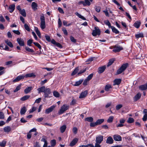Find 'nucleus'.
Here are the masks:
<instances>
[{"label": "nucleus", "mask_w": 147, "mask_h": 147, "mask_svg": "<svg viewBox=\"0 0 147 147\" xmlns=\"http://www.w3.org/2000/svg\"><path fill=\"white\" fill-rule=\"evenodd\" d=\"M37 90L39 94L41 92H44V96L45 98L50 97L49 95L51 93V90L50 88H45V86H42L38 88Z\"/></svg>", "instance_id": "nucleus-1"}, {"label": "nucleus", "mask_w": 147, "mask_h": 147, "mask_svg": "<svg viewBox=\"0 0 147 147\" xmlns=\"http://www.w3.org/2000/svg\"><path fill=\"white\" fill-rule=\"evenodd\" d=\"M128 64L126 63L123 64L121 67L117 70V74H121L124 71L128 66Z\"/></svg>", "instance_id": "nucleus-2"}, {"label": "nucleus", "mask_w": 147, "mask_h": 147, "mask_svg": "<svg viewBox=\"0 0 147 147\" xmlns=\"http://www.w3.org/2000/svg\"><path fill=\"white\" fill-rule=\"evenodd\" d=\"M40 20L41 22L40 27L42 29H44L45 28L46 26L45 17L44 15L43 14L40 16Z\"/></svg>", "instance_id": "nucleus-3"}, {"label": "nucleus", "mask_w": 147, "mask_h": 147, "mask_svg": "<svg viewBox=\"0 0 147 147\" xmlns=\"http://www.w3.org/2000/svg\"><path fill=\"white\" fill-rule=\"evenodd\" d=\"M101 31L99 28L97 27H95L94 29L92 30V34L93 36H96L97 35L100 36V34Z\"/></svg>", "instance_id": "nucleus-4"}, {"label": "nucleus", "mask_w": 147, "mask_h": 147, "mask_svg": "<svg viewBox=\"0 0 147 147\" xmlns=\"http://www.w3.org/2000/svg\"><path fill=\"white\" fill-rule=\"evenodd\" d=\"M69 106L67 105H63L59 111L58 112V114L59 115L63 113L65 111L67 110L69 108Z\"/></svg>", "instance_id": "nucleus-5"}, {"label": "nucleus", "mask_w": 147, "mask_h": 147, "mask_svg": "<svg viewBox=\"0 0 147 147\" xmlns=\"http://www.w3.org/2000/svg\"><path fill=\"white\" fill-rule=\"evenodd\" d=\"M123 48L121 46L115 45L113 47V51L116 53L119 52L120 51L123 50Z\"/></svg>", "instance_id": "nucleus-6"}, {"label": "nucleus", "mask_w": 147, "mask_h": 147, "mask_svg": "<svg viewBox=\"0 0 147 147\" xmlns=\"http://www.w3.org/2000/svg\"><path fill=\"white\" fill-rule=\"evenodd\" d=\"M24 78V75H21L17 76L15 79H14L13 81L14 82H18Z\"/></svg>", "instance_id": "nucleus-7"}, {"label": "nucleus", "mask_w": 147, "mask_h": 147, "mask_svg": "<svg viewBox=\"0 0 147 147\" xmlns=\"http://www.w3.org/2000/svg\"><path fill=\"white\" fill-rule=\"evenodd\" d=\"M103 137L102 136L99 135L96 138V142L99 143H101L103 141Z\"/></svg>", "instance_id": "nucleus-8"}, {"label": "nucleus", "mask_w": 147, "mask_h": 147, "mask_svg": "<svg viewBox=\"0 0 147 147\" xmlns=\"http://www.w3.org/2000/svg\"><path fill=\"white\" fill-rule=\"evenodd\" d=\"M56 106L55 105H52L50 108L46 109L45 111V113L46 114H49L55 108Z\"/></svg>", "instance_id": "nucleus-9"}, {"label": "nucleus", "mask_w": 147, "mask_h": 147, "mask_svg": "<svg viewBox=\"0 0 147 147\" xmlns=\"http://www.w3.org/2000/svg\"><path fill=\"white\" fill-rule=\"evenodd\" d=\"M17 41L21 46H23L24 45V42L23 39L18 38L17 39Z\"/></svg>", "instance_id": "nucleus-10"}, {"label": "nucleus", "mask_w": 147, "mask_h": 147, "mask_svg": "<svg viewBox=\"0 0 147 147\" xmlns=\"http://www.w3.org/2000/svg\"><path fill=\"white\" fill-rule=\"evenodd\" d=\"M113 138L115 140L117 141H120L122 140L121 137L118 135H115L113 136Z\"/></svg>", "instance_id": "nucleus-11"}, {"label": "nucleus", "mask_w": 147, "mask_h": 147, "mask_svg": "<svg viewBox=\"0 0 147 147\" xmlns=\"http://www.w3.org/2000/svg\"><path fill=\"white\" fill-rule=\"evenodd\" d=\"M106 67V66L105 65L99 67L98 69V72L99 74L102 73L105 70Z\"/></svg>", "instance_id": "nucleus-12"}, {"label": "nucleus", "mask_w": 147, "mask_h": 147, "mask_svg": "<svg viewBox=\"0 0 147 147\" xmlns=\"http://www.w3.org/2000/svg\"><path fill=\"white\" fill-rule=\"evenodd\" d=\"M113 142V140L111 136L109 137L106 141V142L107 144H112Z\"/></svg>", "instance_id": "nucleus-13"}, {"label": "nucleus", "mask_w": 147, "mask_h": 147, "mask_svg": "<svg viewBox=\"0 0 147 147\" xmlns=\"http://www.w3.org/2000/svg\"><path fill=\"white\" fill-rule=\"evenodd\" d=\"M66 128L67 126L66 125H63L61 126L59 128L60 132L62 133H64L65 131Z\"/></svg>", "instance_id": "nucleus-14"}, {"label": "nucleus", "mask_w": 147, "mask_h": 147, "mask_svg": "<svg viewBox=\"0 0 147 147\" xmlns=\"http://www.w3.org/2000/svg\"><path fill=\"white\" fill-rule=\"evenodd\" d=\"M139 89L141 90H144L147 89V83L143 85L140 86L139 87Z\"/></svg>", "instance_id": "nucleus-15"}, {"label": "nucleus", "mask_w": 147, "mask_h": 147, "mask_svg": "<svg viewBox=\"0 0 147 147\" xmlns=\"http://www.w3.org/2000/svg\"><path fill=\"white\" fill-rule=\"evenodd\" d=\"M143 112L144 115L143 118V120L144 121H145L147 119V110L146 109H144L143 111Z\"/></svg>", "instance_id": "nucleus-16"}, {"label": "nucleus", "mask_w": 147, "mask_h": 147, "mask_svg": "<svg viewBox=\"0 0 147 147\" xmlns=\"http://www.w3.org/2000/svg\"><path fill=\"white\" fill-rule=\"evenodd\" d=\"M15 5L14 4H12L10 5L9 8V10L10 13H12L15 9Z\"/></svg>", "instance_id": "nucleus-17"}, {"label": "nucleus", "mask_w": 147, "mask_h": 147, "mask_svg": "<svg viewBox=\"0 0 147 147\" xmlns=\"http://www.w3.org/2000/svg\"><path fill=\"white\" fill-rule=\"evenodd\" d=\"M121 79H117L113 81V85H118L121 82Z\"/></svg>", "instance_id": "nucleus-18"}, {"label": "nucleus", "mask_w": 147, "mask_h": 147, "mask_svg": "<svg viewBox=\"0 0 147 147\" xmlns=\"http://www.w3.org/2000/svg\"><path fill=\"white\" fill-rule=\"evenodd\" d=\"M31 6L32 9L34 11H36L37 9V7L38 6V5L35 2H33L32 3Z\"/></svg>", "instance_id": "nucleus-19"}, {"label": "nucleus", "mask_w": 147, "mask_h": 147, "mask_svg": "<svg viewBox=\"0 0 147 147\" xmlns=\"http://www.w3.org/2000/svg\"><path fill=\"white\" fill-rule=\"evenodd\" d=\"M141 94L140 93H138L134 97V100L135 101H137L141 97Z\"/></svg>", "instance_id": "nucleus-20"}, {"label": "nucleus", "mask_w": 147, "mask_h": 147, "mask_svg": "<svg viewBox=\"0 0 147 147\" xmlns=\"http://www.w3.org/2000/svg\"><path fill=\"white\" fill-rule=\"evenodd\" d=\"M78 140L77 138L74 139L70 144V146H74L77 142Z\"/></svg>", "instance_id": "nucleus-21"}, {"label": "nucleus", "mask_w": 147, "mask_h": 147, "mask_svg": "<svg viewBox=\"0 0 147 147\" xmlns=\"http://www.w3.org/2000/svg\"><path fill=\"white\" fill-rule=\"evenodd\" d=\"M11 130V127L9 126L5 127L3 128V130L5 132L8 133Z\"/></svg>", "instance_id": "nucleus-22"}, {"label": "nucleus", "mask_w": 147, "mask_h": 147, "mask_svg": "<svg viewBox=\"0 0 147 147\" xmlns=\"http://www.w3.org/2000/svg\"><path fill=\"white\" fill-rule=\"evenodd\" d=\"M91 4V3L89 0H84L83 1L84 6H89Z\"/></svg>", "instance_id": "nucleus-23"}, {"label": "nucleus", "mask_w": 147, "mask_h": 147, "mask_svg": "<svg viewBox=\"0 0 147 147\" xmlns=\"http://www.w3.org/2000/svg\"><path fill=\"white\" fill-rule=\"evenodd\" d=\"M32 87L31 86L29 87L26 88L24 90V92L25 94H27L29 93L32 90Z\"/></svg>", "instance_id": "nucleus-24"}, {"label": "nucleus", "mask_w": 147, "mask_h": 147, "mask_svg": "<svg viewBox=\"0 0 147 147\" xmlns=\"http://www.w3.org/2000/svg\"><path fill=\"white\" fill-rule=\"evenodd\" d=\"M26 109L25 107H24L22 108L20 110V113L21 115L24 114L26 111Z\"/></svg>", "instance_id": "nucleus-25"}, {"label": "nucleus", "mask_w": 147, "mask_h": 147, "mask_svg": "<svg viewBox=\"0 0 147 147\" xmlns=\"http://www.w3.org/2000/svg\"><path fill=\"white\" fill-rule=\"evenodd\" d=\"M111 28L112 32H113L116 34H119V31L114 26H112Z\"/></svg>", "instance_id": "nucleus-26"}, {"label": "nucleus", "mask_w": 147, "mask_h": 147, "mask_svg": "<svg viewBox=\"0 0 147 147\" xmlns=\"http://www.w3.org/2000/svg\"><path fill=\"white\" fill-rule=\"evenodd\" d=\"M141 22L140 21H136L134 24V26L136 28H138L140 26Z\"/></svg>", "instance_id": "nucleus-27"}, {"label": "nucleus", "mask_w": 147, "mask_h": 147, "mask_svg": "<svg viewBox=\"0 0 147 147\" xmlns=\"http://www.w3.org/2000/svg\"><path fill=\"white\" fill-rule=\"evenodd\" d=\"M35 75L33 73L27 74L24 75V78H28L31 77H35Z\"/></svg>", "instance_id": "nucleus-28"}, {"label": "nucleus", "mask_w": 147, "mask_h": 147, "mask_svg": "<svg viewBox=\"0 0 147 147\" xmlns=\"http://www.w3.org/2000/svg\"><path fill=\"white\" fill-rule=\"evenodd\" d=\"M135 37L136 38L138 39L140 38L144 37V35L142 33H139L135 35Z\"/></svg>", "instance_id": "nucleus-29"}, {"label": "nucleus", "mask_w": 147, "mask_h": 147, "mask_svg": "<svg viewBox=\"0 0 147 147\" xmlns=\"http://www.w3.org/2000/svg\"><path fill=\"white\" fill-rule=\"evenodd\" d=\"M30 97V95H25L22 97L20 99V100L22 101H25L28 99Z\"/></svg>", "instance_id": "nucleus-30"}, {"label": "nucleus", "mask_w": 147, "mask_h": 147, "mask_svg": "<svg viewBox=\"0 0 147 147\" xmlns=\"http://www.w3.org/2000/svg\"><path fill=\"white\" fill-rule=\"evenodd\" d=\"M104 121L103 119H100L97 120L96 122V123L97 125H100Z\"/></svg>", "instance_id": "nucleus-31"}, {"label": "nucleus", "mask_w": 147, "mask_h": 147, "mask_svg": "<svg viewBox=\"0 0 147 147\" xmlns=\"http://www.w3.org/2000/svg\"><path fill=\"white\" fill-rule=\"evenodd\" d=\"M78 70H79V67H76L74 69V71H73L72 73H71V75L74 76V75H75L78 72Z\"/></svg>", "instance_id": "nucleus-32"}, {"label": "nucleus", "mask_w": 147, "mask_h": 147, "mask_svg": "<svg viewBox=\"0 0 147 147\" xmlns=\"http://www.w3.org/2000/svg\"><path fill=\"white\" fill-rule=\"evenodd\" d=\"M111 86L109 84L107 85L105 87V90L106 91H108L110 89L112 88Z\"/></svg>", "instance_id": "nucleus-33"}, {"label": "nucleus", "mask_w": 147, "mask_h": 147, "mask_svg": "<svg viewBox=\"0 0 147 147\" xmlns=\"http://www.w3.org/2000/svg\"><path fill=\"white\" fill-rule=\"evenodd\" d=\"M5 42L10 47L12 48L13 47V45L12 43L8 40H5Z\"/></svg>", "instance_id": "nucleus-34"}, {"label": "nucleus", "mask_w": 147, "mask_h": 147, "mask_svg": "<svg viewBox=\"0 0 147 147\" xmlns=\"http://www.w3.org/2000/svg\"><path fill=\"white\" fill-rule=\"evenodd\" d=\"M104 23L107 25L108 26L109 28H111L112 26H111V24L108 20H105L104 21Z\"/></svg>", "instance_id": "nucleus-35"}, {"label": "nucleus", "mask_w": 147, "mask_h": 147, "mask_svg": "<svg viewBox=\"0 0 147 147\" xmlns=\"http://www.w3.org/2000/svg\"><path fill=\"white\" fill-rule=\"evenodd\" d=\"M93 118L91 117H87L85 119V121H87L91 122L93 121Z\"/></svg>", "instance_id": "nucleus-36"}, {"label": "nucleus", "mask_w": 147, "mask_h": 147, "mask_svg": "<svg viewBox=\"0 0 147 147\" xmlns=\"http://www.w3.org/2000/svg\"><path fill=\"white\" fill-rule=\"evenodd\" d=\"M53 95L56 98H58L59 97V94L56 91H54L53 92Z\"/></svg>", "instance_id": "nucleus-37"}, {"label": "nucleus", "mask_w": 147, "mask_h": 147, "mask_svg": "<svg viewBox=\"0 0 147 147\" xmlns=\"http://www.w3.org/2000/svg\"><path fill=\"white\" fill-rule=\"evenodd\" d=\"M114 117L113 116H110L107 120V122L109 123H112Z\"/></svg>", "instance_id": "nucleus-38"}, {"label": "nucleus", "mask_w": 147, "mask_h": 147, "mask_svg": "<svg viewBox=\"0 0 147 147\" xmlns=\"http://www.w3.org/2000/svg\"><path fill=\"white\" fill-rule=\"evenodd\" d=\"M20 14L23 16L26 17V13L24 9L20 11Z\"/></svg>", "instance_id": "nucleus-39"}, {"label": "nucleus", "mask_w": 147, "mask_h": 147, "mask_svg": "<svg viewBox=\"0 0 147 147\" xmlns=\"http://www.w3.org/2000/svg\"><path fill=\"white\" fill-rule=\"evenodd\" d=\"M4 118V113L3 112L0 111V119H3Z\"/></svg>", "instance_id": "nucleus-40"}, {"label": "nucleus", "mask_w": 147, "mask_h": 147, "mask_svg": "<svg viewBox=\"0 0 147 147\" xmlns=\"http://www.w3.org/2000/svg\"><path fill=\"white\" fill-rule=\"evenodd\" d=\"M6 142L5 140H3L2 142L0 143V146L2 147H4L6 145Z\"/></svg>", "instance_id": "nucleus-41"}, {"label": "nucleus", "mask_w": 147, "mask_h": 147, "mask_svg": "<svg viewBox=\"0 0 147 147\" xmlns=\"http://www.w3.org/2000/svg\"><path fill=\"white\" fill-rule=\"evenodd\" d=\"M25 49L27 51L33 53L34 51L33 49L29 48L28 47H26Z\"/></svg>", "instance_id": "nucleus-42"}, {"label": "nucleus", "mask_w": 147, "mask_h": 147, "mask_svg": "<svg viewBox=\"0 0 147 147\" xmlns=\"http://www.w3.org/2000/svg\"><path fill=\"white\" fill-rule=\"evenodd\" d=\"M127 121L128 123H131L134 121V120L132 118L129 117Z\"/></svg>", "instance_id": "nucleus-43"}, {"label": "nucleus", "mask_w": 147, "mask_h": 147, "mask_svg": "<svg viewBox=\"0 0 147 147\" xmlns=\"http://www.w3.org/2000/svg\"><path fill=\"white\" fill-rule=\"evenodd\" d=\"M82 82L83 80H79L78 81L76 82L74 86H78L82 83Z\"/></svg>", "instance_id": "nucleus-44"}, {"label": "nucleus", "mask_w": 147, "mask_h": 147, "mask_svg": "<svg viewBox=\"0 0 147 147\" xmlns=\"http://www.w3.org/2000/svg\"><path fill=\"white\" fill-rule=\"evenodd\" d=\"M114 61V59H112L110 60L108 63L107 66H109L111 65L113 63Z\"/></svg>", "instance_id": "nucleus-45"}, {"label": "nucleus", "mask_w": 147, "mask_h": 147, "mask_svg": "<svg viewBox=\"0 0 147 147\" xmlns=\"http://www.w3.org/2000/svg\"><path fill=\"white\" fill-rule=\"evenodd\" d=\"M24 27L25 29L28 31H30V28L28 25L26 24H25L24 25Z\"/></svg>", "instance_id": "nucleus-46"}, {"label": "nucleus", "mask_w": 147, "mask_h": 147, "mask_svg": "<svg viewBox=\"0 0 147 147\" xmlns=\"http://www.w3.org/2000/svg\"><path fill=\"white\" fill-rule=\"evenodd\" d=\"M56 144V140H53L51 141V146H54Z\"/></svg>", "instance_id": "nucleus-47"}, {"label": "nucleus", "mask_w": 147, "mask_h": 147, "mask_svg": "<svg viewBox=\"0 0 147 147\" xmlns=\"http://www.w3.org/2000/svg\"><path fill=\"white\" fill-rule=\"evenodd\" d=\"M123 107L121 104H119L117 105L116 107V109L117 110H119Z\"/></svg>", "instance_id": "nucleus-48"}, {"label": "nucleus", "mask_w": 147, "mask_h": 147, "mask_svg": "<svg viewBox=\"0 0 147 147\" xmlns=\"http://www.w3.org/2000/svg\"><path fill=\"white\" fill-rule=\"evenodd\" d=\"M33 43L34 45L37 47L39 49H41V47L40 45L37 42H34Z\"/></svg>", "instance_id": "nucleus-49"}, {"label": "nucleus", "mask_w": 147, "mask_h": 147, "mask_svg": "<svg viewBox=\"0 0 147 147\" xmlns=\"http://www.w3.org/2000/svg\"><path fill=\"white\" fill-rule=\"evenodd\" d=\"M95 10L98 12H99L100 11V7L99 6H96L95 7Z\"/></svg>", "instance_id": "nucleus-50"}, {"label": "nucleus", "mask_w": 147, "mask_h": 147, "mask_svg": "<svg viewBox=\"0 0 147 147\" xmlns=\"http://www.w3.org/2000/svg\"><path fill=\"white\" fill-rule=\"evenodd\" d=\"M93 76V74H91L89 75L86 78L87 80L89 81L91 80Z\"/></svg>", "instance_id": "nucleus-51"}, {"label": "nucleus", "mask_w": 147, "mask_h": 147, "mask_svg": "<svg viewBox=\"0 0 147 147\" xmlns=\"http://www.w3.org/2000/svg\"><path fill=\"white\" fill-rule=\"evenodd\" d=\"M36 109V108L34 107H32V109L29 111L30 113H32Z\"/></svg>", "instance_id": "nucleus-52"}, {"label": "nucleus", "mask_w": 147, "mask_h": 147, "mask_svg": "<svg viewBox=\"0 0 147 147\" xmlns=\"http://www.w3.org/2000/svg\"><path fill=\"white\" fill-rule=\"evenodd\" d=\"M77 130V128L76 127H74L72 129V131L74 134H76Z\"/></svg>", "instance_id": "nucleus-53"}, {"label": "nucleus", "mask_w": 147, "mask_h": 147, "mask_svg": "<svg viewBox=\"0 0 147 147\" xmlns=\"http://www.w3.org/2000/svg\"><path fill=\"white\" fill-rule=\"evenodd\" d=\"M21 86L20 85H19L18 86L16 87V89L14 90L13 92H16L19 90H20V89Z\"/></svg>", "instance_id": "nucleus-54"}, {"label": "nucleus", "mask_w": 147, "mask_h": 147, "mask_svg": "<svg viewBox=\"0 0 147 147\" xmlns=\"http://www.w3.org/2000/svg\"><path fill=\"white\" fill-rule=\"evenodd\" d=\"M70 40L71 42H74V43H75L76 42V39H75L72 36H71L70 37Z\"/></svg>", "instance_id": "nucleus-55"}, {"label": "nucleus", "mask_w": 147, "mask_h": 147, "mask_svg": "<svg viewBox=\"0 0 147 147\" xmlns=\"http://www.w3.org/2000/svg\"><path fill=\"white\" fill-rule=\"evenodd\" d=\"M32 40L30 39L27 41V45L29 46H31V43L32 42Z\"/></svg>", "instance_id": "nucleus-56"}, {"label": "nucleus", "mask_w": 147, "mask_h": 147, "mask_svg": "<svg viewBox=\"0 0 147 147\" xmlns=\"http://www.w3.org/2000/svg\"><path fill=\"white\" fill-rule=\"evenodd\" d=\"M58 10L59 12L60 13H62V14L64 13V12L63 9L61 8L60 7H58Z\"/></svg>", "instance_id": "nucleus-57"}, {"label": "nucleus", "mask_w": 147, "mask_h": 147, "mask_svg": "<svg viewBox=\"0 0 147 147\" xmlns=\"http://www.w3.org/2000/svg\"><path fill=\"white\" fill-rule=\"evenodd\" d=\"M76 100L73 99V100H72L71 102L70 103V105H74L76 104Z\"/></svg>", "instance_id": "nucleus-58"}, {"label": "nucleus", "mask_w": 147, "mask_h": 147, "mask_svg": "<svg viewBox=\"0 0 147 147\" xmlns=\"http://www.w3.org/2000/svg\"><path fill=\"white\" fill-rule=\"evenodd\" d=\"M97 125L96 123V122L95 123L91 122L90 123V125L91 127H94L95 126Z\"/></svg>", "instance_id": "nucleus-59"}, {"label": "nucleus", "mask_w": 147, "mask_h": 147, "mask_svg": "<svg viewBox=\"0 0 147 147\" xmlns=\"http://www.w3.org/2000/svg\"><path fill=\"white\" fill-rule=\"evenodd\" d=\"M45 37L46 40L48 42L51 41V38L49 36H45Z\"/></svg>", "instance_id": "nucleus-60"}, {"label": "nucleus", "mask_w": 147, "mask_h": 147, "mask_svg": "<svg viewBox=\"0 0 147 147\" xmlns=\"http://www.w3.org/2000/svg\"><path fill=\"white\" fill-rule=\"evenodd\" d=\"M103 12L105 13V15L106 16L109 17V13L107 11V10H103Z\"/></svg>", "instance_id": "nucleus-61"}, {"label": "nucleus", "mask_w": 147, "mask_h": 147, "mask_svg": "<svg viewBox=\"0 0 147 147\" xmlns=\"http://www.w3.org/2000/svg\"><path fill=\"white\" fill-rule=\"evenodd\" d=\"M32 34L33 36L34 37V38H35V39L36 40H37V39H38L37 37V36L36 35V34H35V32H32Z\"/></svg>", "instance_id": "nucleus-62"}, {"label": "nucleus", "mask_w": 147, "mask_h": 147, "mask_svg": "<svg viewBox=\"0 0 147 147\" xmlns=\"http://www.w3.org/2000/svg\"><path fill=\"white\" fill-rule=\"evenodd\" d=\"M47 80V79L45 80L44 81H42L40 82V84L41 85H44L45 83H46Z\"/></svg>", "instance_id": "nucleus-63"}, {"label": "nucleus", "mask_w": 147, "mask_h": 147, "mask_svg": "<svg viewBox=\"0 0 147 147\" xmlns=\"http://www.w3.org/2000/svg\"><path fill=\"white\" fill-rule=\"evenodd\" d=\"M0 21L2 22L5 21V20L2 16H0Z\"/></svg>", "instance_id": "nucleus-64"}]
</instances>
